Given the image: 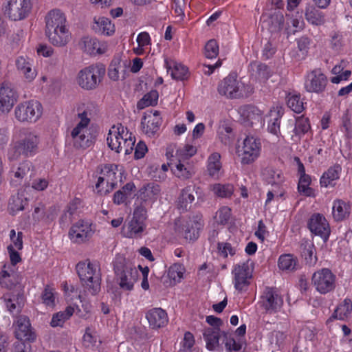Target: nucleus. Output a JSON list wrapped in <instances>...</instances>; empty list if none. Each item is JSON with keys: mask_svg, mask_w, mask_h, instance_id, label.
<instances>
[{"mask_svg": "<svg viewBox=\"0 0 352 352\" xmlns=\"http://www.w3.org/2000/svg\"><path fill=\"white\" fill-rule=\"evenodd\" d=\"M88 106L84 102L79 103L76 106V117L79 122L70 133L73 145L76 148L86 149L93 144L89 127L91 118L88 117Z\"/></svg>", "mask_w": 352, "mask_h": 352, "instance_id": "nucleus-1", "label": "nucleus"}, {"mask_svg": "<svg viewBox=\"0 0 352 352\" xmlns=\"http://www.w3.org/2000/svg\"><path fill=\"white\" fill-rule=\"evenodd\" d=\"M107 142L109 147L116 153L124 150L126 155L130 154L134 148L135 138L127 127L121 123L113 125L109 130Z\"/></svg>", "mask_w": 352, "mask_h": 352, "instance_id": "nucleus-2", "label": "nucleus"}, {"mask_svg": "<svg viewBox=\"0 0 352 352\" xmlns=\"http://www.w3.org/2000/svg\"><path fill=\"white\" fill-rule=\"evenodd\" d=\"M81 284L90 294L96 295L100 290L101 277L98 266L89 261H80L76 267Z\"/></svg>", "mask_w": 352, "mask_h": 352, "instance_id": "nucleus-3", "label": "nucleus"}, {"mask_svg": "<svg viewBox=\"0 0 352 352\" xmlns=\"http://www.w3.org/2000/svg\"><path fill=\"white\" fill-rule=\"evenodd\" d=\"M23 138L13 142L8 153L10 160H16L21 155L25 157L34 155L38 150L39 137L34 132L25 131Z\"/></svg>", "mask_w": 352, "mask_h": 352, "instance_id": "nucleus-4", "label": "nucleus"}, {"mask_svg": "<svg viewBox=\"0 0 352 352\" xmlns=\"http://www.w3.org/2000/svg\"><path fill=\"white\" fill-rule=\"evenodd\" d=\"M105 73L106 68L103 64H92L79 71L76 82L84 90H94L102 80Z\"/></svg>", "mask_w": 352, "mask_h": 352, "instance_id": "nucleus-5", "label": "nucleus"}, {"mask_svg": "<svg viewBox=\"0 0 352 352\" xmlns=\"http://www.w3.org/2000/svg\"><path fill=\"white\" fill-rule=\"evenodd\" d=\"M113 265L115 274L120 280V287L124 290L131 291L138 274L135 267L122 257L117 258Z\"/></svg>", "mask_w": 352, "mask_h": 352, "instance_id": "nucleus-6", "label": "nucleus"}, {"mask_svg": "<svg viewBox=\"0 0 352 352\" xmlns=\"http://www.w3.org/2000/svg\"><path fill=\"white\" fill-rule=\"evenodd\" d=\"M118 166L113 164L102 165L99 175H96V190L100 195H106L117 186Z\"/></svg>", "mask_w": 352, "mask_h": 352, "instance_id": "nucleus-7", "label": "nucleus"}, {"mask_svg": "<svg viewBox=\"0 0 352 352\" xmlns=\"http://www.w3.org/2000/svg\"><path fill=\"white\" fill-rule=\"evenodd\" d=\"M201 219L195 218L178 219L175 221V232L177 236L186 242H194L198 239L203 228Z\"/></svg>", "mask_w": 352, "mask_h": 352, "instance_id": "nucleus-8", "label": "nucleus"}, {"mask_svg": "<svg viewBox=\"0 0 352 352\" xmlns=\"http://www.w3.org/2000/svg\"><path fill=\"white\" fill-rule=\"evenodd\" d=\"M43 107L38 100L20 102L14 109L15 118L20 122H36L42 116Z\"/></svg>", "mask_w": 352, "mask_h": 352, "instance_id": "nucleus-9", "label": "nucleus"}, {"mask_svg": "<svg viewBox=\"0 0 352 352\" xmlns=\"http://www.w3.org/2000/svg\"><path fill=\"white\" fill-rule=\"evenodd\" d=\"M336 276L328 268H322L315 272L311 282L316 290L321 294H326L336 288Z\"/></svg>", "mask_w": 352, "mask_h": 352, "instance_id": "nucleus-10", "label": "nucleus"}, {"mask_svg": "<svg viewBox=\"0 0 352 352\" xmlns=\"http://www.w3.org/2000/svg\"><path fill=\"white\" fill-rule=\"evenodd\" d=\"M32 10L31 0H7L4 14L14 21L25 19Z\"/></svg>", "mask_w": 352, "mask_h": 352, "instance_id": "nucleus-11", "label": "nucleus"}, {"mask_svg": "<svg viewBox=\"0 0 352 352\" xmlns=\"http://www.w3.org/2000/svg\"><path fill=\"white\" fill-rule=\"evenodd\" d=\"M261 149V140L252 135H248L243 141L241 150V164L248 165L254 162L259 157Z\"/></svg>", "mask_w": 352, "mask_h": 352, "instance_id": "nucleus-12", "label": "nucleus"}, {"mask_svg": "<svg viewBox=\"0 0 352 352\" xmlns=\"http://www.w3.org/2000/svg\"><path fill=\"white\" fill-rule=\"evenodd\" d=\"M232 274L233 275L232 283L237 292L239 294L246 292L250 285V280L252 278V271L250 269L248 262H242L234 265Z\"/></svg>", "mask_w": 352, "mask_h": 352, "instance_id": "nucleus-13", "label": "nucleus"}, {"mask_svg": "<svg viewBox=\"0 0 352 352\" xmlns=\"http://www.w3.org/2000/svg\"><path fill=\"white\" fill-rule=\"evenodd\" d=\"M261 307L267 313H276L283 305V299L276 287H266L261 296Z\"/></svg>", "mask_w": 352, "mask_h": 352, "instance_id": "nucleus-14", "label": "nucleus"}, {"mask_svg": "<svg viewBox=\"0 0 352 352\" xmlns=\"http://www.w3.org/2000/svg\"><path fill=\"white\" fill-rule=\"evenodd\" d=\"M243 86L244 85L237 80L235 75L230 74L219 83L218 92L228 98H239L243 96Z\"/></svg>", "mask_w": 352, "mask_h": 352, "instance_id": "nucleus-15", "label": "nucleus"}, {"mask_svg": "<svg viewBox=\"0 0 352 352\" xmlns=\"http://www.w3.org/2000/svg\"><path fill=\"white\" fill-rule=\"evenodd\" d=\"M307 228L312 234L320 236L324 242L329 240L331 234V228L328 221L322 214L314 213L308 220Z\"/></svg>", "mask_w": 352, "mask_h": 352, "instance_id": "nucleus-16", "label": "nucleus"}, {"mask_svg": "<svg viewBox=\"0 0 352 352\" xmlns=\"http://www.w3.org/2000/svg\"><path fill=\"white\" fill-rule=\"evenodd\" d=\"M287 128L291 140L294 143H298L311 129V124L308 118L300 116L296 117L294 120H288Z\"/></svg>", "mask_w": 352, "mask_h": 352, "instance_id": "nucleus-17", "label": "nucleus"}, {"mask_svg": "<svg viewBox=\"0 0 352 352\" xmlns=\"http://www.w3.org/2000/svg\"><path fill=\"white\" fill-rule=\"evenodd\" d=\"M327 82L326 75L320 69H314L307 75L304 86L307 92L321 94L324 91Z\"/></svg>", "mask_w": 352, "mask_h": 352, "instance_id": "nucleus-18", "label": "nucleus"}, {"mask_svg": "<svg viewBox=\"0 0 352 352\" xmlns=\"http://www.w3.org/2000/svg\"><path fill=\"white\" fill-rule=\"evenodd\" d=\"M93 233L91 223L80 220L71 227L69 237L73 242L80 243L89 240Z\"/></svg>", "mask_w": 352, "mask_h": 352, "instance_id": "nucleus-19", "label": "nucleus"}, {"mask_svg": "<svg viewBox=\"0 0 352 352\" xmlns=\"http://www.w3.org/2000/svg\"><path fill=\"white\" fill-rule=\"evenodd\" d=\"M15 66L19 74L28 82H32L37 76L34 60L27 56H18L15 60Z\"/></svg>", "mask_w": 352, "mask_h": 352, "instance_id": "nucleus-20", "label": "nucleus"}, {"mask_svg": "<svg viewBox=\"0 0 352 352\" xmlns=\"http://www.w3.org/2000/svg\"><path fill=\"white\" fill-rule=\"evenodd\" d=\"M18 99V94L10 85L3 82L0 85V113H8Z\"/></svg>", "mask_w": 352, "mask_h": 352, "instance_id": "nucleus-21", "label": "nucleus"}, {"mask_svg": "<svg viewBox=\"0 0 352 352\" xmlns=\"http://www.w3.org/2000/svg\"><path fill=\"white\" fill-rule=\"evenodd\" d=\"M168 166L173 174L182 180H186L193 175L192 166L189 162H182L173 155L168 160Z\"/></svg>", "mask_w": 352, "mask_h": 352, "instance_id": "nucleus-22", "label": "nucleus"}, {"mask_svg": "<svg viewBox=\"0 0 352 352\" xmlns=\"http://www.w3.org/2000/svg\"><path fill=\"white\" fill-rule=\"evenodd\" d=\"M160 185L154 182L148 183L140 188L137 193L138 198L144 204H152L160 195Z\"/></svg>", "mask_w": 352, "mask_h": 352, "instance_id": "nucleus-23", "label": "nucleus"}, {"mask_svg": "<svg viewBox=\"0 0 352 352\" xmlns=\"http://www.w3.org/2000/svg\"><path fill=\"white\" fill-rule=\"evenodd\" d=\"M15 337L22 341H34L36 339L35 333L32 331L31 324L28 317L20 316L16 321L15 328Z\"/></svg>", "mask_w": 352, "mask_h": 352, "instance_id": "nucleus-24", "label": "nucleus"}, {"mask_svg": "<svg viewBox=\"0 0 352 352\" xmlns=\"http://www.w3.org/2000/svg\"><path fill=\"white\" fill-rule=\"evenodd\" d=\"M342 168L340 164H335L329 166L320 178V185L322 188H333L337 181L340 178Z\"/></svg>", "mask_w": 352, "mask_h": 352, "instance_id": "nucleus-25", "label": "nucleus"}, {"mask_svg": "<svg viewBox=\"0 0 352 352\" xmlns=\"http://www.w3.org/2000/svg\"><path fill=\"white\" fill-rule=\"evenodd\" d=\"M65 15L58 9L50 11L45 16V30H65L68 29L66 25Z\"/></svg>", "mask_w": 352, "mask_h": 352, "instance_id": "nucleus-26", "label": "nucleus"}, {"mask_svg": "<svg viewBox=\"0 0 352 352\" xmlns=\"http://www.w3.org/2000/svg\"><path fill=\"white\" fill-rule=\"evenodd\" d=\"M146 318L153 329H157L166 326L168 322V315L162 308H153L146 314Z\"/></svg>", "mask_w": 352, "mask_h": 352, "instance_id": "nucleus-27", "label": "nucleus"}, {"mask_svg": "<svg viewBox=\"0 0 352 352\" xmlns=\"http://www.w3.org/2000/svg\"><path fill=\"white\" fill-rule=\"evenodd\" d=\"M82 43V50L89 55L103 54L108 49L106 41H99L96 38L84 37Z\"/></svg>", "mask_w": 352, "mask_h": 352, "instance_id": "nucleus-28", "label": "nucleus"}, {"mask_svg": "<svg viewBox=\"0 0 352 352\" xmlns=\"http://www.w3.org/2000/svg\"><path fill=\"white\" fill-rule=\"evenodd\" d=\"M242 116L245 122L251 126L262 127L265 121L262 111L255 106L248 105L241 109Z\"/></svg>", "mask_w": 352, "mask_h": 352, "instance_id": "nucleus-29", "label": "nucleus"}, {"mask_svg": "<svg viewBox=\"0 0 352 352\" xmlns=\"http://www.w3.org/2000/svg\"><path fill=\"white\" fill-rule=\"evenodd\" d=\"M221 156L218 152L211 153L206 161V170L208 175L214 179H219L223 175Z\"/></svg>", "mask_w": 352, "mask_h": 352, "instance_id": "nucleus-30", "label": "nucleus"}, {"mask_svg": "<svg viewBox=\"0 0 352 352\" xmlns=\"http://www.w3.org/2000/svg\"><path fill=\"white\" fill-rule=\"evenodd\" d=\"M20 275L11 269L10 266L4 265L0 272V285L1 287L12 289L20 283Z\"/></svg>", "mask_w": 352, "mask_h": 352, "instance_id": "nucleus-31", "label": "nucleus"}, {"mask_svg": "<svg viewBox=\"0 0 352 352\" xmlns=\"http://www.w3.org/2000/svg\"><path fill=\"white\" fill-rule=\"evenodd\" d=\"M351 206L349 201L336 199L333 201L332 216L335 221L340 222L346 219L351 213Z\"/></svg>", "mask_w": 352, "mask_h": 352, "instance_id": "nucleus-32", "label": "nucleus"}, {"mask_svg": "<svg viewBox=\"0 0 352 352\" xmlns=\"http://www.w3.org/2000/svg\"><path fill=\"white\" fill-rule=\"evenodd\" d=\"M144 121L142 122L143 131L148 136L154 135L160 129L162 124V118L160 112L155 111L153 114L144 116Z\"/></svg>", "mask_w": 352, "mask_h": 352, "instance_id": "nucleus-33", "label": "nucleus"}, {"mask_svg": "<svg viewBox=\"0 0 352 352\" xmlns=\"http://www.w3.org/2000/svg\"><path fill=\"white\" fill-rule=\"evenodd\" d=\"M217 136L219 141L226 146H230L235 140V133L228 121H221L217 131Z\"/></svg>", "mask_w": 352, "mask_h": 352, "instance_id": "nucleus-34", "label": "nucleus"}, {"mask_svg": "<svg viewBox=\"0 0 352 352\" xmlns=\"http://www.w3.org/2000/svg\"><path fill=\"white\" fill-rule=\"evenodd\" d=\"M146 223H142L131 219L122 228V234L124 236L130 239L141 238L142 233L146 229Z\"/></svg>", "mask_w": 352, "mask_h": 352, "instance_id": "nucleus-35", "label": "nucleus"}, {"mask_svg": "<svg viewBox=\"0 0 352 352\" xmlns=\"http://www.w3.org/2000/svg\"><path fill=\"white\" fill-rule=\"evenodd\" d=\"M45 34L50 43L56 47L65 46L71 36L69 29L45 30Z\"/></svg>", "mask_w": 352, "mask_h": 352, "instance_id": "nucleus-36", "label": "nucleus"}, {"mask_svg": "<svg viewBox=\"0 0 352 352\" xmlns=\"http://www.w3.org/2000/svg\"><path fill=\"white\" fill-rule=\"evenodd\" d=\"M283 116V111L278 107L272 109L269 112L267 131L277 138L281 136L280 122Z\"/></svg>", "mask_w": 352, "mask_h": 352, "instance_id": "nucleus-37", "label": "nucleus"}, {"mask_svg": "<svg viewBox=\"0 0 352 352\" xmlns=\"http://www.w3.org/2000/svg\"><path fill=\"white\" fill-rule=\"evenodd\" d=\"M165 66L168 72H170L171 76L177 80H184L188 78V68L184 65L177 62H169L165 60Z\"/></svg>", "mask_w": 352, "mask_h": 352, "instance_id": "nucleus-38", "label": "nucleus"}, {"mask_svg": "<svg viewBox=\"0 0 352 352\" xmlns=\"http://www.w3.org/2000/svg\"><path fill=\"white\" fill-rule=\"evenodd\" d=\"M93 30L96 33L105 36L113 35L116 30L114 24L109 19L104 16L94 18Z\"/></svg>", "mask_w": 352, "mask_h": 352, "instance_id": "nucleus-39", "label": "nucleus"}, {"mask_svg": "<svg viewBox=\"0 0 352 352\" xmlns=\"http://www.w3.org/2000/svg\"><path fill=\"white\" fill-rule=\"evenodd\" d=\"M263 180L267 184L280 189L282 184L285 182V177L280 170L272 168H266L263 172Z\"/></svg>", "mask_w": 352, "mask_h": 352, "instance_id": "nucleus-40", "label": "nucleus"}, {"mask_svg": "<svg viewBox=\"0 0 352 352\" xmlns=\"http://www.w3.org/2000/svg\"><path fill=\"white\" fill-rule=\"evenodd\" d=\"M58 210L56 206H51L47 210L36 207L33 212V219L38 222L50 224L57 217Z\"/></svg>", "mask_w": 352, "mask_h": 352, "instance_id": "nucleus-41", "label": "nucleus"}, {"mask_svg": "<svg viewBox=\"0 0 352 352\" xmlns=\"http://www.w3.org/2000/svg\"><path fill=\"white\" fill-rule=\"evenodd\" d=\"M81 204L82 200L78 197H74L69 202L64 213L60 218L61 226L68 225L72 221L73 216L77 212Z\"/></svg>", "mask_w": 352, "mask_h": 352, "instance_id": "nucleus-42", "label": "nucleus"}, {"mask_svg": "<svg viewBox=\"0 0 352 352\" xmlns=\"http://www.w3.org/2000/svg\"><path fill=\"white\" fill-rule=\"evenodd\" d=\"M352 312V301L350 298H346L340 302L333 313L331 318L344 320Z\"/></svg>", "mask_w": 352, "mask_h": 352, "instance_id": "nucleus-43", "label": "nucleus"}, {"mask_svg": "<svg viewBox=\"0 0 352 352\" xmlns=\"http://www.w3.org/2000/svg\"><path fill=\"white\" fill-rule=\"evenodd\" d=\"M203 336L206 344V348L209 351H213L219 345L221 337L220 329L205 328L204 329Z\"/></svg>", "mask_w": 352, "mask_h": 352, "instance_id": "nucleus-44", "label": "nucleus"}, {"mask_svg": "<svg viewBox=\"0 0 352 352\" xmlns=\"http://www.w3.org/2000/svg\"><path fill=\"white\" fill-rule=\"evenodd\" d=\"M297 264V258L292 254H281L278 259V267L282 271H294Z\"/></svg>", "mask_w": 352, "mask_h": 352, "instance_id": "nucleus-45", "label": "nucleus"}, {"mask_svg": "<svg viewBox=\"0 0 352 352\" xmlns=\"http://www.w3.org/2000/svg\"><path fill=\"white\" fill-rule=\"evenodd\" d=\"M311 178L310 175L299 177L297 190L300 195L307 197H315V190L310 187Z\"/></svg>", "mask_w": 352, "mask_h": 352, "instance_id": "nucleus-46", "label": "nucleus"}, {"mask_svg": "<svg viewBox=\"0 0 352 352\" xmlns=\"http://www.w3.org/2000/svg\"><path fill=\"white\" fill-rule=\"evenodd\" d=\"M32 168L31 162L28 160L23 161L19 164L16 170L12 171L11 175V184L12 186H17L15 182H21L22 179L30 171Z\"/></svg>", "mask_w": 352, "mask_h": 352, "instance_id": "nucleus-47", "label": "nucleus"}, {"mask_svg": "<svg viewBox=\"0 0 352 352\" xmlns=\"http://www.w3.org/2000/svg\"><path fill=\"white\" fill-rule=\"evenodd\" d=\"M56 292L53 286L46 285L41 294V302L47 307L54 308L56 306Z\"/></svg>", "mask_w": 352, "mask_h": 352, "instance_id": "nucleus-48", "label": "nucleus"}, {"mask_svg": "<svg viewBox=\"0 0 352 352\" xmlns=\"http://www.w3.org/2000/svg\"><path fill=\"white\" fill-rule=\"evenodd\" d=\"M304 99L301 98L299 94H289L287 96V104L288 107L296 113H300L305 109Z\"/></svg>", "mask_w": 352, "mask_h": 352, "instance_id": "nucleus-49", "label": "nucleus"}, {"mask_svg": "<svg viewBox=\"0 0 352 352\" xmlns=\"http://www.w3.org/2000/svg\"><path fill=\"white\" fill-rule=\"evenodd\" d=\"M74 311L75 309L73 307L68 306L65 311L54 314L52 318L50 325L52 327H62L65 322L74 314Z\"/></svg>", "mask_w": 352, "mask_h": 352, "instance_id": "nucleus-50", "label": "nucleus"}, {"mask_svg": "<svg viewBox=\"0 0 352 352\" xmlns=\"http://www.w3.org/2000/svg\"><path fill=\"white\" fill-rule=\"evenodd\" d=\"M307 21L314 25H322L325 23V15L320 10L316 8H309L305 12Z\"/></svg>", "mask_w": 352, "mask_h": 352, "instance_id": "nucleus-51", "label": "nucleus"}, {"mask_svg": "<svg viewBox=\"0 0 352 352\" xmlns=\"http://www.w3.org/2000/svg\"><path fill=\"white\" fill-rule=\"evenodd\" d=\"M194 200L193 189L192 186H188L182 189L178 198V208L182 211H186L188 205L192 204Z\"/></svg>", "mask_w": 352, "mask_h": 352, "instance_id": "nucleus-52", "label": "nucleus"}, {"mask_svg": "<svg viewBox=\"0 0 352 352\" xmlns=\"http://www.w3.org/2000/svg\"><path fill=\"white\" fill-rule=\"evenodd\" d=\"M27 204L28 199L24 198L22 195L17 193L15 195H12L9 200L8 204L10 214L14 215L18 212L23 210Z\"/></svg>", "mask_w": 352, "mask_h": 352, "instance_id": "nucleus-53", "label": "nucleus"}, {"mask_svg": "<svg viewBox=\"0 0 352 352\" xmlns=\"http://www.w3.org/2000/svg\"><path fill=\"white\" fill-rule=\"evenodd\" d=\"M159 94L157 90H151L146 93L137 104L139 109H143L149 106H155L157 103Z\"/></svg>", "mask_w": 352, "mask_h": 352, "instance_id": "nucleus-54", "label": "nucleus"}, {"mask_svg": "<svg viewBox=\"0 0 352 352\" xmlns=\"http://www.w3.org/2000/svg\"><path fill=\"white\" fill-rule=\"evenodd\" d=\"M197 151L195 146L186 144L183 147L177 150L175 157L181 159L182 162H189L190 159L197 153Z\"/></svg>", "mask_w": 352, "mask_h": 352, "instance_id": "nucleus-55", "label": "nucleus"}, {"mask_svg": "<svg viewBox=\"0 0 352 352\" xmlns=\"http://www.w3.org/2000/svg\"><path fill=\"white\" fill-rule=\"evenodd\" d=\"M214 194L221 198L230 197L234 192V187L232 184H215L211 186Z\"/></svg>", "mask_w": 352, "mask_h": 352, "instance_id": "nucleus-56", "label": "nucleus"}, {"mask_svg": "<svg viewBox=\"0 0 352 352\" xmlns=\"http://www.w3.org/2000/svg\"><path fill=\"white\" fill-rule=\"evenodd\" d=\"M217 248L218 254L223 258L233 256L236 253V248L228 242H218Z\"/></svg>", "mask_w": 352, "mask_h": 352, "instance_id": "nucleus-57", "label": "nucleus"}, {"mask_svg": "<svg viewBox=\"0 0 352 352\" xmlns=\"http://www.w3.org/2000/svg\"><path fill=\"white\" fill-rule=\"evenodd\" d=\"M98 342L96 332L90 327H87L82 337V344L85 347L93 349Z\"/></svg>", "mask_w": 352, "mask_h": 352, "instance_id": "nucleus-58", "label": "nucleus"}, {"mask_svg": "<svg viewBox=\"0 0 352 352\" xmlns=\"http://www.w3.org/2000/svg\"><path fill=\"white\" fill-rule=\"evenodd\" d=\"M219 52V47L218 42L215 39L209 40L204 47V54L207 58H215Z\"/></svg>", "mask_w": 352, "mask_h": 352, "instance_id": "nucleus-59", "label": "nucleus"}, {"mask_svg": "<svg viewBox=\"0 0 352 352\" xmlns=\"http://www.w3.org/2000/svg\"><path fill=\"white\" fill-rule=\"evenodd\" d=\"M6 307L8 311L12 314L19 312L20 309L18 307V297L13 294H5L3 296Z\"/></svg>", "mask_w": 352, "mask_h": 352, "instance_id": "nucleus-60", "label": "nucleus"}, {"mask_svg": "<svg viewBox=\"0 0 352 352\" xmlns=\"http://www.w3.org/2000/svg\"><path fill=\"white\" fill-rule=\"evenodd\" d=\"M231 209L228 206H222L216 212L215 219L218 224L226 225L231 217Z\"/></svg>", "mask_w": 352, "mask_h": 352, "instance_id": "nucleus-61", "label": "nucleus"}, {"mask_svg": "<svg viewBox=\"0 0 352 352\" xmlns=\"http://www.w3.org/2000/svg\"><path fill=\"white\" fill-rule=\"evenodd\" d=\"M146 205L141 202L140 205H135L132 219L142 223H145L148 217Z\"/></svg>", "mask_w": 352, "mask_h": 352, "instance_id": "nucleus-62", "label": "nucleus"}, {"mask_svg": "<svg viewBox=\"0 0 352 352\" xmlns=\"http://www.w3.org/2000/svg\"><path fill=\"white\" fill-rule=\"evenodd\" d=\"M184 268L179 265L170 266L168 271V276L174 282H179L183 277Z\"/></svg>", "mask_w": 352, "mask_h": 352, "instance_id": "nucleus-63", "label": "nucleus"}, {"mask_svg": "<svg viewBox=\"0 0 352 352\" xmlns=\"http://www.w3.org/2000/svg\"><path fill=\"white\" fill-rule=\"evenodd\" d=\"M120 62L119 60H113L109 65L108 76L112 80H118L119 79V69Z\"/></svg>", "mask_w": 352, "mask_h": 352, "instance_id": "nucleus-64", "label": "nucleus"}]
</instances>
